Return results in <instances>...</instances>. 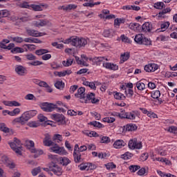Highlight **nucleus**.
<instances>
[{
    "label": "nucleus",
    "instance_id": "423d86ee",
    "mask_svg": "<svg viewBox=\"0 0 177 177\" xmlns=\"http://www.w3.org/2000/svg\"><path fill=\"white\" fill-rule=\"evenodd\" d=\"M142 147V142L138 141L136 138H133L129 141V148L131 150H135V149H140Z\"/></svg>",
    "mask_w": 177,
    "mask_h": 177
},
{
    "label": "nucleus",
    "instance_id": "09e8293b",
    "mask_svg": "<svg viewBox=\"0 0 177 177\" xmlns=\"http://www.w3.org/2000/svg\"><path fill=\"white\" fill-rule=\"evenodd\" d=\"M169 21L163 22L160 24V28L162 31H165L168 27H169Z\"/></svg>",
    "mask_w": 177,
    "mask_h": 177
},
{
    "label": "nucleus",
    "instance_id": "72a5a7b5",
    "mask_svg": "<svg viewBox=\"0 0 177 177\" xmlns=\"http://www.w3.org/2000/svg\"><path fill=\"white\" fill-rule=\"evenodd\" d=\"M129 59V53H124L120 56V63L122 64Z\"/></svg>",
    "mask_w": 177,
    "mask_h": 177
},
{
    "label": "nucleus",
    "instance_id": "3c124183",
    "mask_svg": "<svg viewBox=\"0 0 177 177\" xmlns=\"http://www.w3.org/2000/svg\"><path fill=\"white\" fill-rule=\"evenodd\" d=\"M132 153L126 152L124 154L121 156V158H123V160H129L130 158H132Z\"/></svg>",
    "mask_w": 177,
    "mask_h": 177
},
{
    "label": "nucleus",
    "instance_id": "13d9d810",
    "mask_svg": "<svg viewBox=\"0 0 177 177\" xmlns=\"http://www.w3.org/2000/svg\"><path fill=\"white\" fill-rule=\"evenodd\" d=\"M125 94L127 97H132L133 96V90H132V88L125 90Z\"/></svg>",
    "mask_w": 177,
    "mask_h": 177
},
{
    "label": "nucleus",
    "instance_id": "0eeeda50",
    "mask_svg": "<svg viewBox=\"0 0 177 177\" xmlns=\"http://www.w3.org/2000/svg\"><path fill=\"white\" fill-rule=\"evenodd\" d=\"M85 102H83L82 103H93V104H97L99 102H100V100L96 98L95 93H88L86 97H84Z\"/></svg>",
    "mask_w": 177,
    "mask_h": 177
},
{
    "label": "nucleus",
    "instance_id": "774afa93",
    "mask_svg": "<svg viewBox=\"0 0 177 177\" xmlns=\"http://www.w3.org/2000/svg\"><path fill=\"white\" fill-rule=\"evenodd\" d=\"M9 16V11L6 10H1V17H8Z\"/></svg>",
    "mask_w": 177,
    "mask_h": 177
},
{
    "label": "nucleus",
    "instance_id": "4be33fe9",
    "mask_svg": "<svg viewBox=\"0 0 177 177\" xmlns=\"http://www.w3.org/2000/svg\"><path fill=\"white\" fill-rule=\"evenodd\" d=\"M3 103L5 106H9V107H19L21 106L17 101H3Z\"/></svg>",
    "mask_w": 177,
    "mask_h": 177
},
{
    "label": "nucleus",
    "instance_id": "4468645a",
    "mask_svg": "<svg viewBox=\"0 0 177 177\" xmlns=\"http://www.w3.org/2000/svg\"><path fill=\"white\" fill-rule=\"evenodd\" d=\"M81 57L82 59H80V57H75L77 64H80L81 66H84V67H88L89 64L86 63V62L89 60V58H88V57H86V55H82Z\"/></svg>",
    "mask_w": 177,
    "mask_h": 177
},
{
    "label": "nucleus",
    "instance_id": "9b49d317",
    "mask_svg": "<svg viewBox=\"0 0 177 177\" xmlns=\"http://www.w3.org/2000/svg\"><path fill=\"white\" fill-rule=\"evenodd\" d=\"M75 96L80 99L81 103L86 102L85 100V88L80 87L77 89V93L75 94Z\"/></svg>",
    "mask_w": 177,
    "mask_h": 177
},
{
    "label": "nucleus",
    "instance_id": "864d4df0",
    "mask_svg": "<svg viewBox=\"0 0 177 177\" xmlns=\"http://www.w3.org/2000/svg\"><path fill=\"white\" fill-rule=\"evenodd\" d=\"M160 96H161V93H160V91H155L151 93V97H153V99H158Z\"/></svg>",
    "mask_w": 177,
    "mask_h": 177
},
{
    "label": "nucleus",
    "instance_id": "7ed1b4c3",
    "mask_svg": "<svg viewBox=\"0 0 177 177\" xmlns=\"http://www.w3.org/2000/svg\"><path fill=\"white\" fill-rule=\"evenodd\" d=\"M135 42L136 44H138V45H151V40L150 39L145 37V35L143 34H138L135 36L134 38Z\"/></svg>",
    "mask_w": 177,
    "mask_h": 177
},
{
    "label": "nucleus",
    "instance_id": "6e6552de",
    "mask_svg": "<svg viewBox=\"0 0 177 177\" xmlns=\"http://www.w3.org/2000/svg\"><path fill=\"white\" fill-rule=\"evenodd\" d=\"M51 146L52 147L49 149L50 151H53V153H55L56 154H66V150L64 149V147H62L57 144H53V145Z\"/></svg>",
    "mask_w": 177,
    "mask_h": 177
},
{
    "label": "nucleus",
    "instance_id": "a18cd8bd",
    "mask_svg": "<svg viewBox=\"0 0 177 177\" xmlns=\"http://www.w3.org/2000/svg\"><path fill=\"white\" fill-rule=\"evenodd\" d=\"M129 27L131 30H133V31H138V30H139V27H140V25L138 23H133L131 24Z\"/></svg>",
    "mask_w": 177,
    "mask_h": 177
},
{
    "label": "nucleus",
    "instance_id": "f704fd0d",
    "mask_svg": "<svg viewBox=\"0 0 177 177\" xmlns=\"http://www.w3.org/2000/svg\"><path fill=\"white\" fill-rule=\"evenodd\" d=\"M102 35L105 38H110L111 37H113V33L111 32V30L106 29L104 30Z\"/></svg>",
    "mask_w": 177,
    "mask_h": 177
},
{
    "label": "nucleus",
    "instance_id": "f8f14e48",
    "mask_svg": "<svg viewBox=\"0 0 177 177\" xmlns=\"http://www.w3.org/2000/svg\"><path fill=\"white\" fill-rule=\"evenodd\" d=\"M158 65L155 63L148 64L145 66L144 70L146 73H154L156 70H158Z\"/></svg>",
    "mask_w": 177,
    "mask_h": 177
},
{
    "label": "nucleus",
    "instance_id": "5701e85b",
    "mask_svg": "<svg viewBox=\"0 0 177 177\" xmlns=\"http://www.w3.org/2000/svg\"><path fill=\"white\" fill-rule=\"evenodd\" d=\"M153 29V26L149 22H145L142 26V30L144 32H150Z\"/></svg>",
    "mask_w": 177,
    "mask_h": 177
},
{
    "label": "nucleus",
    "instance_id": "de8ad7c7",
    "mask_svg": "<svg viewBox=\"0 0 177 177\" xmlns=\"http://www.w3.org/2000/svg\"><path fill=\"white\" fill-rule=\"evenodd\" d=\"M167 132H170V133H177V127L175 126H171L166 129Z\"/></svg>",
    "mask_w": 177,
    "mask_h": 177
},
{
    "label": "nucleus",
    "instance_id": "a19ab883",
    "mask_svg": "<svg viewBox=\"0 0 177 177\" xmlns=\"http://www.w3.org/2000/svg\"><path fill=\"white\" fill-rule=\"evenodd\" d=\"M11 39L13 42H17V44H21V42H24V39L21 37H11Z\"/></svg>",
    "mask_w": 177,
    "mask_h": 177
},
{
    "label": "nucleus",
    "instance_id": "c9c22d12",
    "mask_svg": "<svg viewBox=\"0 0 177 177\" xmlns=\"http://www.w3.org/2000/svg\"><path fill=\"white\" fill-rule=\"evenodd\" d=\"M55 77H66V75H67V71H61V72H59V71H55L53 73Z\"/></svg>",
    "mask_w": 177,
    "mask_h": 177
},
{
    "label": "nucleus",
    "instance_id": "6ab92c4d",
    "mask_svg": "<svg viewBox=\"0 0 177 177\" xmlns=\"http://www.w3.org/2000/svg\"><path fill=\"white\" fill-rule=\"evenodd\" d=\"M27 34L30 37H42L45 33L38 32V30L28 29L26 30Z\"/></svg>",
    "mask_w": 177,
    "mask_h": 177
},
{
    "label": "nucleus",
    "instance_id": "6e6d98bb",
    "mask_svg": "<svg viewBox=\"0 0 177 177\" xmlns=\"http://www.w3.org/2000/svg\"><path fill=\"white\" fill-rule=\"evenodd\" d=\"M95 5H100V1H97V2H93V3H84L83 4V6H88L89 8H93V6H95Z\"/></svg>",
    "mask_w": 177,
    "mask_h": 177
},
{
    "label": "nucleus",
    "instance_id": "49530a36",
    "mask_svg": "<svg viewBox=\"0 0 177 177\" xmlns=\"http://www.w3.org/2000/svg\"><path fill=\"white\" fill-rule=\"evenodd\" d=\"M12 53H23L24 49L20 47H15L11 50Z\"/></svg>",
    "mask_w": 177,
    "mask_h": 177
},
{
    "label": "nucleus",
    "instance_id": "338daca9",
    "mask_svg": "<svg viewBox=\"0 0 177 177\" xmlns=\"http://www.w3.org/2000/svg\"><path fill=\"white\" fill-rule=\"evenodd\" d=\"M118 117L120 118H126L127 119V112L125 111H122L120 113H118Z\"/></svg>",
    "mask_w": 177,
    "mask_h": 177
},
{
    "label": "nucleus",
    "instance_id": "a211bd4d",
    "mask_svg": "<svg viewBox=\"0 0 177 177\" xmlns=\"http://www.w3.org/2000/svg\"><path fill=\"white\" fill-rule=\"evenodd\" d=\"M15 72L18 75H24L25 74H27V69L21 65H17L15 66Z\"/></svg>",
    "mask_w": 177,
    "mask_h": 177
},
{
    "label": "nucleus",
    "instance_id": "bf43d9fd",
    "mask_svg": "<svg viewBox=\"0 0 177 177\" xmlns=\"http://www.w3.org/2000/svg\"><path fill=\"white\" fill-rule=\"evenodd\" d=\"M38 120L40 122H47L48 121V118L45 117L44 115L42 114H39L38 115Z\"/></svg>",
    "mask_w": 177,
    "mask_h": 177
},
{
    "label": "nucleus",
    "instance_id": "2f4dec72",
    "mask_svg": "<svg viewBox=\"0 0 177 177\" xmlns=\"http://www.w3.org/2000/svg\"><path fill=\"white\" fill-rule=\"evenodd\" d=\"M114 97L117 99V100H125L126 97L124 94L118 92H114Z\"/></svg>",
    "mask_w": 177,
    "mask_h": 177
},
{
    "label": "nucleus",
    "instance_id": "bb28decb",
    "mask_svg": "<svg viewBox=\"0 0 177 177\" xmlns=\"http://www.w3.org/2000/svg\"><path fill=\"white\" fill-rule=\"evenodd\" d=\"M53 142L54 144H57L63 142V136L60 134H55L53 137Z\"/></svg>",
    "mask_w": 177,
    "mask_h": 177
},
{
    "label": "nucleus",
    "instance_id": "c03bdc74",
    "mask_svg": "<svg viewBox=\"0 0 177 177\" xmlns=\"http://www.w3.org/2000/svg\"><path fill=\"white\" fill-rule=\"evenodd\" d=\"M102 121L104 122H108V124H111L114 122V121H115V118H114L113 117H106V118H104L102 119Z\"/></svg>",
    "mask_w": 177,
    "mask_h": 177
},
{
    "label": "nucleus",
    "instance_id": "aec40b11",
    "mask_svg": "<svg viewBox=\"0 0 177 177\" xmlns=\"http://www.w3.org/2000/svg\"><path fill=\"white\" fill-rule=\"evenodd\" d=\"M170 12L171 8H167L160 11L159 13L156 14V17H158V19H165V17H167V13H169Z\"/></svg>",
    "mask_w": 177,
    "mask_h": 177
},
{
    "label": "nucleus",
    "instance_id": "e433bc0d",
    "mask_svg": "<svg viewBox=\"0 0 177 177\" xmlns=\"http://www.w3.org/2000/svg\"><path fill=\"white\" fill-rule=\"evenodd\" d=\"M30 8H32V9L33 10H35L36 12H41V10H43L42 8H44V5L38 6L35 4H32L30 6Z\"/></svg>",
    "mask_w": 177,
    "mask_h": 177
},
{
    "label": "nucleus",
    "instance_id": "c85d7f7f",
    "mask_svg": "<svg viewBox=\"0 0 177 177\" xmlns=\"http://www.w3.org/2000/svg\"><path fill=\"white\" fill-rule=\"evenodd\" d=\"M125 23V19L124 18H117L114 21V26L115 27H117L118 28H120V24H124Z\"/></svg>",
    "mask_w": 177,
    "mask_h": 177
},
{
    "label": "nucleus",
    "instance_id": "052dcab7",
    "mask_svg": "<svg viewBox=\"0 0 177 177\" xmlns=\"http://www.w3.org/2000/svg\"><path fill=\"white\" fill-rule=\"evenodd\" d=\"M140 168V166L138 165H131L129 169L131 172H136L138 169Z\"/></svg>",
    "mask_w": 177,
    "mask_h": 177
},
{
    "label": "nucleus",
    "instance_id": "ea45409f",
    "mask_svg": "<svg viewBox=\"0 0 177 177\" xmlns=\"http://www.w3.org/2000/svg\"><path fill=\"white\" fill-rule=\"evenodd\" d=\"M28 127H30V128H38V127H39V125L41 124L38 122L32 121V122H29L28 123Z\"/></svg>",
    "mask_w": 177,
    "mask_h": 177
},
{
    "label": "nucleus",
    "instance_id": "c756f323",
    "mask_svg": "<svg viewBox=\"0 0 177 177\" xmlns=\"http://www.w3.org/2000/svg\"><path fill=\"white\" fill-rule=\"evenodd\" d=\"M46 24H48V22L44 19L35 21L34 23L35 27H44V26H46Z\"/></svg>",
    "mask_w": 177,
    "mask_h": 177
},
{
    "label": "nucleus",
    "instance_id": "680f3d73",
    "mask_svg": "<svg viewBox=\"0 0 177 177\" xmlns=\"http://www.w3.org/2000/svg\"><path fill=\"white\" fill-rule=\"evenodd\" d=\"M101 139V142L102 143H110V142H111V140H110V138L107 137V136H102L100 138Z\"/></svg>",
    "mask_w": 177,
    "mask_h": 177
},
{
    "label": "nucleus",
    "instance_id": "1a4fd4ad",
    "mask_svg": "<svg viewBox=\"0 0 177 177\" xmlns=\"http://www.w3.org/2000/svg\"><path fill=\"white\" fill-rule=\"evenodd\" d=\"M41 109H43V111H46V113H50L53 111L55 109H57V104L44 102L42 104Z\"/></svg>",
    "mask_w": 177,
    "mask_h": 177
},
{
    "label": "nucleus",
    "instance_id": "4d7b16f0",
    "mask_svg": "<svg viewBox=\"0 0 177 177\" xmlns=\"http://www.w3.org/2000/svg\"><path fill=\"white\" fill-rule=\"evenodd\" d=\"M89 124L93 125V127H95L96 128H102V127H103V124H102V123L97 121L91 122Z\"/></svg>",
    "mask_w": 177,
    "mask_h": 177
},
{
    "label": "nucleus",
    "instance_id": "412c9836",
    "mask_svg": "<svg viewBox=\"0 0 177 177\" xmlns=\"http://www.w3.org/2000/svg\"><path fill=\"white\" fill-rule=\"evenodd\" d=\"M139 112L138 111H131V112H127V120H136Z\"/></svg>",
    "mask_w": 177,
    "mask_h": 177
},
{
    "label": "nucleus",
    "instance_id": "393cba45",
    "mask_svg": "<svg viewBox=\"0 0 177 177\" xmlns=\"http://www.w3.org/2000/svg\"><path fill=\"white\" fill-rule=\"evenodd\" d=\"M73 157H74V161L76 163L82 162L84 160L82 159V156H81V153L80 151L73 152Z\"/></svg>",
    "mask_w": 177,
    "mask_h": 177
},
{
    "label": "nucleus",
    "instance_id": "20e7f679",
    "mask_svg": "<svg viewBox=\"0 0 177 177\" xmlns=\"http://www.w3.org/2000/svg\"><path fill=\"white\" fill-rule=\"evenodd\" d=\"M30 118H31L30 113H28V112H25L20 117L14 119L12 120V124H21V125H24Z\"/></svg>",
    "mask_w": 177,
    "mask_h": 177
},
{
    "label": "nucleus",
    "instance_id": "0e129e2a",
    "mask_svg": "<svg viewBox=\"0 0 177 177\" xmlns=\"http://www.w3.org/2000/svg\"><path fill=\"white\" fill-rule=\"evenodd\" d=\"M40 172H41L40 167L35 168L32 170V175H33V176H37V175L39 174Z\"/></svg>",
    "mask_w": 177,
    "mask_h": 177
},
{
    "label": "nucleus",
    "instance_id": "cd10ccee",
    "mask_svg": "<svg viewBox=\"0 0 177 177\" xmlns=\"http://www.w3.org/2000/svg\"><path fill=\"white\" fill-rule=\"evenodd\" d=\"M90 62H94L95 63H100V62H104V60L107 61V58L104 57H95L94 58H89Z\"/></svg>",
    "mask_w": 177,
    "mask_h": 177
},
{
    "label": "nucleus",
    "instance_id": "58836bf2",
    "mask_svg": "<svg viewBox=\"0 0 177 177\" xmlns=\"http://www.w3.org/2000/svg\"><path fill=\"white\" fill-rule=\"evenodd\" d=\"M83 133H84V135H86V136H89V138L97 136V133H96L95 131H86L83 132Z\"/></svg>",
    "mask_w": 177,
    "mask_h": 177
},
{
    "label": "nucleus",
    "instance_id": "5fc2aeb1",
    "mask_svg": "<svg viewBox=\"0 0 177 177\" xmlns=\"http://www.w3.org/2000/svg\"><path fill=\"white\" fill-rule=\"evenodd\" d=\"M104 166L106 167V169H114L115 168H117V166L113 162L105 164Z\"/></svg>",
    "mask_w": 177,
    "mask_h": 177
},
{
    "label": "nucleus",
    "instance_id": "ddd939ff",
    "mask_svg": "<svg viewBox=\"0 0 177 177\" xmlns=\"http://www.w3.org/2000/svg\"><path fill=\"white\" fill-rule=\"evenodd\" d=\"M80 171H89V169H96V166L92 163H82L78 166Z\"/></svg>",
    "mask_w": 177,
    "mask_h": 177
},
{
    "label": "nucleus",
    "instance_id": "37998d69",
    "mask_svg": "<svg viewBox=\"0 0 177 177\" xmlns=\"http://www.w3.org/2000/svg\"><path fill=\"white\" fill-rule=\"evenodd\" d=\"M153 6H154V8H155L156 9H160V10L163 9V8H164V6H165L164 2H162V1H159V2L155 3L153 4Z\"/></svg>",
    "mask_w": 177,
    "mask_h": 177
},
{
    "label": "nucleus",
    "instance_id": "79ce46f5",
    "mask_svg": "<svg viewBox=\"0 0 177 177\" xmlns=\"http://www.w3.org/2000/svg\"><path fill=\"white\" fill-rule=\"evenodd\" d=\"M55 86L57 89H63L64 88V83L62 81H57L55 84Z\"/></svg>",
    "mask_w": 177,
    "mask_h": 177
},
{
    "label": "nucleus",
    "instance_id": "2eb2a0df",
    "mask_svg": "<svg viewBox=\"0 0 177 177\" xmlns=\"http://www.w3.org/2000/svg\"><path fill=\"white\" fill-rule=\"evenodd\" d=\"M50 171L53 172V174H55V175H57V176H60V175L63 174V171H62V168L56 164L50 165Z\"/></svg>",
    "mask_w": 177,
    "mask_h": 177
},
{
    "label": "nucleus",
    "instance_id": "473e14b6",
    "mask_svg": "<svg viewBox=\"0 0 177 177\" xmlns=\"http://www.w3.org/2000/svg\"><path fill=\"white\" fill-rule=\"evenodd\" d=\"M138 129V127L136 124H129L126 125V131H136Z\"/></svg>",
    "mask_w": 177,
    "mask_h": 177
},
{
    "label": "nucleus",
    "instance_id": "f3484780",
    "mask_svg": "<svg viewBox=\"0 0 177 177\" xmlns=\"http://www.w3.org/2000/svg\"><path fill=\"white\" fill-rule=\"evenodd\" d=\"M43 144L44 146L50 147V146H53V145H55V142H53V140H52L49 134H46L45 138L43 140Z\"/></svg>",
    "mask_w": 177,
    "mask_h": 177
},
{
    "label": "nucleus",
    "instance_id": "8fccbe9b",
    "mask_svg": "<svg viewBox=\"0 0 177 177\" xmlns=\"http://www.w3.org/2000/svg\"><path fill=\"white\" fill-rule=\"evenodd\" d=\"M0 131L5 132V133H9V128L5 126V124L0 123Z\"/></svg>",
    "mask_w": 177,
    "mask_h": 177
},
{
    "label": "nucleus",
    "instance_id": "4c0bfd02",
    "mask_svg": "<svg viewBox=\"0 0 177 177\" xmlns=\"http://www.w3.org/2000/svg\"><path fill=\"white\" fill-rule=\"evenodd\" d=\"M84 85H85L86 86H89V88H91V89H96V86L95 85V82H84Z\"/></svg>",
    "mask_w": 177,
    "mask_h": 177
},
{
    "label": "nucleus",
    "instance_id": "603ef678",
    "mask_svg": "<svg viewBox=\"0 0 177 177\" xmlns=\"http://www.w3.org/2000/svg\"><path fill=\"white\" fill-rule=\"evenodd\" d=\"M49 52L47 49H39L35 51L36 55L38 56H41V55H45Z\"/></svg>",
    "mask_w": 177,
    "mask_h": 177
},
{
    "label": "nucleus",
    "instance_id": "69168bd1",
    "mask_svg": "<svg viewBox=\"0 0 177 177\" xmlns=\"http://www.w3.org/2000/svg\"><path fill=\"white\" fill-rule=\"evenodd\" d=\"M50 66L53 70H57V68H60V67H62V65L58 64L57 63H56L55 62L51 63Z\"/></svg>",
    "mask_w": 177,
    "mask_h": 177
},
{
    "label": "nucleus",
    "instance_id": "39448f33",
    "mask_svg": "<svg viewBox=\"0 0 177 177\" xmlns=\"http://www.w3.org/2000/svg\"><path fill=\"white\" fill-rule=\"evenodd\" d=\"M10 146L11 149L15 151L17 154H19V156H21V142L20 140L15 138H14V142H10Z\"/></svg>",
    "mask_w": 177,
    "mask_h": 177
},
{
    "label": "nucleus",
    "instance_id": "dca6fc26",
    "mask_svg": "<svg viewBox=\"0 0 177 177\" xmlns=\"http://www.w3.org/2000/svg\"><path fill=\"white\" fill-rule=\"evenodd\" d=\"M1 164H4L6 165V167H8L9 168L13 169L15 168V164L11 163L10 160L6 156H3L0 160Z\"/></svg>",
    "mask_w": 177,
    "mask_h": 177
},
{
    "label": "nucleus",
    "instance_id": "f257e3e1",
    "mask_svg": "<svg viewBox=\"0 0 177 177\" xmlns=\"http://www.w3.org/2000/svg\"><path fill=\"white\" fill-rule=\"evenodd\" d=\"M67 44L75 46L76 48H85V46L88 44V40L84 37H78L73 36L67 39Z\"/></svg>",
    "mask_w": 177,
    "mask_h": 177
},
{
    "label": "nucleus",
    "instance_id": "7c9ffc66",
    "mask_svg": "<svg viewBox=\"0 0 177 177\" xmlns=\"http://www.w3.org/2000/svg\"><path fill=\"white\" fill-rule=\"evenodd\" d=\"M136 88L137 89H138V91H140V92H142V91H145V89H146V84H145V83L139 81L136 84Z\"/></svg>",
    "mask_w": 177,
    "mask_h": 177
},
{
    "label": "nucleus",
    "instance_id": "9d476101",
    "mask_svg": "<svg viewBox=\"0 0 177 177\" xmlns=\"http://www.w3.org/2000/svg\"><path fill=\"white\" fill-rule=\"evenodd\" d=\"M51 118L53 121H55L58 123V125H61L62 124H66V118L62 114H53L51 115Z\"/></svg>",
    "mask_w": 177,
    "mask_h": 177
},
{
    "label": "nucleus",
    "instance_id": "f03ea898",
    "mask_svg": "<svg viewBox=\"0 0 177 177\" xmlns=\"http://www.w3.org/2000/svg\"><path fill=\"white\" fill-rule=\"evenodd\" d=\"M34 146H35V144L32 140H26L25 147L30 151V153H34V157L35 158H37L38 156L44 154V151H42V150L35 149Z\"/></svg>",
    "mask_w": 177,
    "mask_h": 177
},
{
    "label": "nucleus",
    "instance_id": "a878e982",
    "mask_svg": "<svg viewBox=\"0 0 177 177\" xmlns=\"http://www.w3.org/2000/svg\"><path fill=\"white\" fill-rule=\"evenodd\" d=\"M48 160H50V161H51V165H53V164L59 162V158H57V155H53L51 153H49L48 155Z\"/></svg>",
    "mask_w": 177,
    "mask_h": 177
},
{
    "label": "nucleus",
    "instance_id": "e2e57ef3",
    "mask_svg": "<svg viewBox=\"0 0 177 177\" xmlns=\"http://www.w3.org/2000/svg\"><path fill=\"white\" fill-rule=\"evenodd\" d=\"M20 109L19 108H15L13 111H11V113L10 114H12V117L15 115H17V114H20Z\"/></svg>",
    "mask_w": 177,
    "mask_h": 177
},
{
    "label": "nucleus",
    "instance_id": "b1692460",
    "mask_svg": "<svg viewBox=\"0 0 177 177\" xmlns=\"http://www.w3.org/2000/svg\"><path fill=\"white\" fill-rule=\"evenodd\" d=\"M127 143L124 142L122 140H117L114 143H113V147L115 149H122V147H124V146H126Z\"/></svg>",
    "mask_w": 177,
    "mask_h": 177
}]
</instances>
